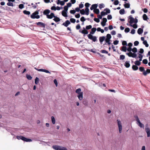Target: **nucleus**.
<instances>
[{
    "label": "nucleus",
    "instance_id": "1",
    "mask_svg": "<svg viewBox=\"0 0 150 150\" xmlns=\"http://www.w3.org/2000/svg\"><path fill=\"white\" fill-rule=\"evenodd\" d=\"M127 50L129 52V53H127L126 54L129 57H132L133 58H136L137 57V54L135 53H132L131 52L132 51V49L131 47H129L127 49Z\"/></svg>",
    "mask_w": 150,
    "mask_h": 150
},
{
    "label": "nucleus",
    "instance_id": "2",
    "mask_svg": "<svg viewBox=\"0 0 150 150\" xmlns=\"http://www.w3.org/2000/svg\"><path fill=\"white\" fill-rule=\"evenodd\" d=\"M76 92L78 94V95H77V97L80 100H82L83 98V93L82 92H81V89L80 88H79L77 89L76 91Z\"/></svg>",
    "mask_w": 150,
    "mask_h": 150
},
{
    "label": "nucleus",
    "instance_id": "3",
    "mask_svg": "<svg viewBox=\"0 0 150 150\" xmlns=\"http://www.w3.org/2000/svg\"><path fill=\"white\" fill-rule=\"evenodd\" d=\"M52 148L56 150H67L65 147L58 145L53 146Z\"/></svg>",
    "mask_w": 150,
    "mask_h": 150
},
{
    "label": "nucleus",
    "instance_id": "4",
    "mask_svg": "<svg viewBox=\"0 0 150 150\" xmlns=\"http://www.w3.org/2000/svg\"><path fill=\"white\" fill-rule=\"evenodd\" d=\"M88 38L94 42L97 41V38L96 36H93L92 35L89 34L87 35Z\"/></svg>",
    "mask_w": 150,
    "mask_h": 150
},
{
    "label": "nucleus",
    "instance_id": "5",
    "mask_svg": "<svg viewBox=\"0 0 150 150\" xmlns=\"http://www.w3.org/2000/svg\"><path fill=\"white\" fill-rule=\"evenodd\" d=\"M117 122L119 132V133H120L122 132V123L120 121L118 120H117Z\"/></svg>",
    "mask_w": 150,
    "mask_h": 150
},
{
    "label": "nucleus",
    "instance_id": "6",
    "mask_svg": "<svg viewBox=\"0 0 150 150\" xmlns=\"http://www.w3.org/2000/svg\"><path fill=\"white\" fill-rule=\"evenodd\" d=\"M36 24L37 25L41 27H42L43 28H45V24L42 22H39L38 23H36Z\"/></svg>",
    "mask_w": 150,
    "mask_h": 150
},
{
    "label": "nucleus",
    "instance_id": "7",
    "mask_svg": "<svg viewBox=\"0 0 150 150\" xmlns=\"http://www.w3.org/2000/svg\"><path fill=\"white\" fill-rule=\"evenodd\" d=\"M31 18L33 19L37 18L38 19L40 18V16L39 15H36L34 13H33L31 15Z\"/></svg>",
    "mask_w": 150,
    "mask_h": 150
},
{
    "label": "nucleus",
    "instance_id": "8",
    "mask_svg": "<svg viewBox=\"0 0 150 150\" xmlns=\"http://www.w3.org/2000/svg\"><path fill=\"white\" fill-rule=\"evenodd\" d=\"M107 21V19L105 18H103V21L101 22V25L103 26H104L106 25V23Z\"/></svg>",
    "mask_w": 150,
    "mask_h": 150
},
{
    "label": "nucleus",
    "instance_id": "9",
    "mask_svg": "<svg viewBox=\"0 0 150 150\" xmlns=\"http://www.w3.org/2000/svg\"><path fill=\"white\" fill-rule=\"evenodd\" d=\"M35 69L38 71L44 72L48 73H50V72L49 71L46 69H38L36 68H35Z\"/></svg>",
    "mask_w": 150,
    "mask_h": 150
},
{
    "label": "nucleus",
    "instance_id": "10",
    "mask_svg": "<svg viewBox=\"0 0 150 150\" xmlns=\"http://www.w3.org/2000/svg\"><path fill=\"white\" fill-rule=\"evenodd\" d=\"M70 24V22L68 20L66 21L65 22L63 23L62 25L67 27Z\"/></svg>",
    "mask_w": 150,
    "mask_h": 150
},
{
    "label": "nucleus",
    "instance_id": "11",
    "mask_svg": "<svg viewBox=\"0 0 150 150\" xmlns=\"http://www.w3.org/2000/svg\"><path fill=\"white\" fill-rule=\"evenodd\" d=\"M50 11L49 9L45 10L43 12V13L44 15L47 16L48 15V14L50 13Z\"/></svg>",
    "mask_w": 150,
    "mask_h": 150
},
{
    "label": "nucleus",
    "instance_id": "12",
    "mask_svg": "<svg viewBox=\"0 0 150 150\" xmlns=\"http://www.w3.org/2000/svg\"><path fill=\"white\" fill-rule=\"evenodd\" d=\"M98 6V4H93L90 8L91 10H94V9H96Z\"/></svg>",
    "mask_w": 150,
    "mask_h": 150
},
{
    "label": "nucleus",
    "instance_id": "13",
    "mask_svg": "<svg viewBox=\"0 0 150 150\" xmlns=\"http://www.w3.org/2000/svg\"><path fill=\"white\" fill-rule=\"evenodd\" d=\"M105 37L104 36L100 37L99 38V41L100 44H102L103 43V42L105 39Z\"/></svg>",
    "mask_w": 150,
    "mask_h": 150
},
{
    "label": "nucleus",
    "instance_id": "14",
    "mask_svg": "<svg viewBox=\"0 0 150 150\" xmlns=\"http://www.w3.org/2000/svg\"><path fill=\"white\" fill-rule=\"evenodd\" d=\"M145 131L147 133V137H149L150 136V129L148 127H146Z\"/></svg>",
    "mask_w": 150,
    "mask_h": 150
},
{
    "label": "nucleus",
    "instance_id": "15",
    "mask_svg": "<svg viewBox=\"0 0 150 150\" xmlns=\"http://www.w3.org/2000/svg\"><path fill=\"white\" fill-rule=\"evenodd\" d=\"M129 19H130L129 22L130 24H132L134 23V18L132 17L131 15L129 16Z\"/></svg>",
    "mask_w": 150,
    "mask_h": 150
},
{
    "label": "nucleus",
    "instance_id": "16",
    "mask_svg": "<svg viewBox=\"0 0 150 150\" xmlns=\"http://www.w3.org/2000/svg\"><path fill=\"white\" fill-rule=\"evenodd\" d=\"M54 16V14L53 13H51L50 15L47 16V18L48 19H52Z\"/></svg>",
    "mask_w": 150,
    "mask_h": 150
},
{
    "label": "nucleus",
    "instance_id": "17",
    "mask_svg": "<svg viewBox=\"0 0 150 150\" xmlns=\"http://www.w3.org/2000/svg\"><path fill=\"white\" fill-rule=\"evenodd\" d=\"M83 30L81 31V33L84 34H88V31L84 27L83 28Z\"/></svg>",
    "mask_w": 150,
    "mask_h": 150
},
{
    "label": "nucleus",
    "instance_id": "18",
    "mask_svg": "<svg viewBox=\"0 0 150 150\" xmlns=\"http://www.w3.org/2000/svg\"><path fill=\"white\" fill-rule=\"evenodd\" d=\"M97 29L95 28H93L91 29V31L90 32V34L91 35L93 34L96 31Z\"/></svg>",
    "mask_w": 150,
    "mask_h": 150
},
{
    "label": "nucleus",
    "instance_id": "19",
    "mask_svg": "<svg viewBox=\"0 0 150 150\" xmlns=\"http://www.w3.org/2000/svg\"><path fill=\"white\" fill-rule=\"evenodd\" d=\"M149 73H150V69H146V71H145L143 72V74L144 76H146L147 74Z\"/></svg>",
    "mask_w": 150,
    "mask_h": 150
},
{
    "label": "nucleus",
    "instance_id": "20",
    "mask_svg": "<svg viewBox=\"0 0 150 150\" xmlns=\"http://www.w3.org/2000/svg\"><path fill=\"white\" fill-rule=\"evenodd\" d=\"M124 65L126 68H129L130 66L129 61H127L125 62Z\"/></svg>",
    "mask_w": 150,
    "mask_h": 150
},
{
    "label": "nucleus",
    "instance_id": "21",
    "mask_svg": "<svg viewBox=\"0 0 150 150\" xmlns=\"http://www.w3.org/2000/svg\"><path fill=\"white\" fill-rule=\"evenodd\" d=\"M54 18L53 19V20L55 22H58L60 21V18L57 16H54Z\"/></svg>",
    "mask_w": 150,
    "mask_h": 150
},
{
    "label": "nucleus",
    "instance_id": "22",
    "mask_svg": "<svg viewBox=\"0 0 150 150\" xmlns=\"http://www.w3.org/2000/svg\"><path fill=\"white\" fill-rule=\"evenodd\" d=\"M143 29L141 28H139L138 30L137 33L139 34L140 35L143 33Z\"/></svg>",
    "mask_w": 150,
    "mask_h": 150
},
{
    "label": "nucleus",
    "instance_id": "23",
    "mask_svg": "<svg viewBox=\"0 0 150 150\" xmlns=\"http://www.w3.org/2000/svg\"><path fill=\"white\" fill-rule=\"evenodd\" d=\"M23 140L26 142H30L32 141V140L30 139L26 138L24 137L23 139Z\"/></svg>",
    "mask_w": 150,
    "mask_h": 150
},
{
    "label": "nucleus",
    "instance_id": "24",
    "mask_svg": "<svg viewBox=\"0 0 150 150\" xmlns=\"http://www.w3.org/2000/svg\"><path fill=\"white\" fill-rule=\"evenodd\" d=\"M132 69L133 70L136 71L138 69V67L136 65H133L132 66Z\"/></svg>",
    "mask_w": 150,
    "mask_h": 150
},
{
    "label": "nucleus",
    "instance_id": "25",
    "mask_svg": "<svg viewBox=\"0 0 150 150\" xmlns=\"http://www.w3.org/2000/svg\"><path fill=\"white\" fill-rule=\"evenodd\" d=\"M67 12L65 11H63L62 13V15L65 17H67Z\"/></svg>",
    "mask_w": 150,
    "mask_h": 150
},
{
    "label": "nucleus",
    "instance_id": "26",
    "mask_svg": "<svg viewBox=\"0 0 150 150\" xmlns=\"http://www.w3.org/2000/svg\"><path fill=\"white\" fill-rule=\"evenodd\" d=\"M127 50V48L126 47L123 46L121 47V50L124 52H126Z\"/></svg>",
    "mask_w": 150,
    "mask_h": 150
},
{
    "label": "nucleus",
    "instance_id": "27",
    "mask_svg": "<svg viewBox=\"0 0 150 150\" xmlns=\"http://www.w3.org/2000/svg\"><path fill=\"white\" fill-rule=\"evenodd\" d=\"M104 11H105V13L107 14L108 13H110V10L108 8H106L104 10Z\"/></svg>",
    "mask_w": 150,
    "mask_h": 150
},
{
    "label": "nucleus",
    "instance_id": "28",
    "mask_svg": "<svg viewBox=\"0 0 150 150\" xmlns=\"http://www.w3.org/2000/svg\"><path fill=\"white\" fill-rule=\"evenodd\" d=\"M24 137L21 136H16V138L17 139H21L22 140H23V138H24Z\"/></svg>",
    "mask_w": 150,
    "mask_h": 150
},
{
    "label": "nucleus",
    "instance_id": "29",
    "mask_svg": "<svg viewBox=\"0 0 150 150\" xmlns=\"http://www.w3.org/2000/svg\"><path fill=\"white\" fill-rule=\"evenodd\" d=\"M143 18L144 19V20L145 21H146L147 20V19H148L147 15L144 14L143 16Z\"/></svg>",
    "mask_w": 150,
    "mask_h": 150
},
{
    "label": "nucleus",
    "instance_id": "30",
    "mask_svg": "<svg viewBox=\"0 0 150 150\" xmlns=\"http://www.w3.org/2000/svg\"><path fill=\"white\" fill-rule=\"evenodd\" d=\"M85 11L86 12H85V14L87 15H88L89 14V9L88 8H86L85 9Z\"/></svg>",
    "mask_w": 150,
    "mask_h": 150
},
{
    "label": "nucleus",
    "instance_id": "31",
    "mask_svg": "<svg viewBox=\"0 0 150 150\" xmlns=\"http://www.w3.org/2000/svg\"><path fill=\"white\" fill-rule=\"evenodd\" d=\"M125 10L124 9H122L120 10L119 13L121 15L125 13Z\"/></svg>",
    "mask_w": 150,
    "mask_h": 150
},
{
    "label": "nucleus",
    "instance_id": "32",
    "mask_svg": "<svg viewBox=\"0 0 150 150\" xmlns=\"http://www.w3.org/2000/svg\"><path fill=\"white\" fill-rule=\"evenodd\" d=\"M99 12V10L98 9L96 8L93 10V12L96 14H98Z\"/></svg>",
    "mask_w": 150,
    "mask_h": 150
},
{
    "label": "nucleus",
    "instance_id": "33",
    "mask_svg": "<svg viewBox=\"0 0 150 150\" xmlns=\"http://www.w3.org/2000/svg\"><path fill=\"white\" fill-rule=\"evenodd\" d=\"M51 120L53 124H55V120L54 116H52L51 117Z\"/></svg>",
    "mask_w": 150,
    "mask_h": 150
},
{
    "label": "nucleus",
    "instance_id": "34",
    "mask_svg": "<svg viewBox=\"0 0 150 150\" xmlns=\"http://www.w3.org/2000/svg\"><path fill=\"white\" fill-rule=\"evenodd\" d=\"M39 79L38 77H36L35 80V83L37 84L39 83Z\"/></svg>",
    "mask_w": 150,
    "mask_h": 150
},
{
    "label": "nucleus",
    "instance_id": "35",
    "mask_svg": "<svg viewBox=\"0 0 150 150\" xmlns=\"http://www.w3.org/2000/svg\"><path fill=\"white\" fill-rule=\"evenodd\" d=\"M134 64L135 65L139 66L141 64V62L137 60L134 62Z\"/></svg>",
    "mask_w": 150,
    "mask_h": 150
},
{
    "label": "nucleus",
    "instance_id": "36",
    "mask_svg": "<svg viewBox=\"0 0 150 150\" xmlns=\"http://www.w3.org/2000/svg\"><path fill=\"white\" fill-rule=\"evenodd\" d=\"M143 43L145 45V46L146 47H149V45L147 43V42L146 40L144 41L143 42Z\"/></svg>",
    "mask_w": 150,
    "mask_h": 150
},
{
    "label": "nucleus",
    "instance_id": "37",
    "mask_svg": "<svg viewBox=\"0 0 150 150\" xmlns=\"http://www.w3.org/2000/svg\"><path fill=\"white\" fill-rule=\"evenodd\" d=\"M23 13L25 14L29 15L30 14V12L29 11H27L26 10H24L23 11Z\"/></svg>",
    "mask_w": 150,
    "mask_h": 150
},
{
    "label": "nucleus",
    "instance_id": "38",
    "mask_svg": "<svg viewBox=\"0 0 150 150\" xmlns=\"http://www.w3.org/2000/svg\"><path fill=\"white\" fill-rule=\"evenodd\" d=\"M137 122L139 123L138 125L140 127H143L144 128V125L140 122V121H139V122Z\"/></svg>",
    "mask_w": 150,
    "mask_h": 150
},
{
    "label": "nucleus",
    "instance_id": "39",
    "mask_svg": "<svg viewBox=\"0 0 150 150\" xmlns=\"http://www.w3.org/2000/svg\"><path fill=\"white\" fill-rule=\"evenodd\" d=\"M139 70L140 71L143 72H144L145 70L144 68L143 67H140L139 68Z\"/></svg>",
    "mask_w": 150,
    "mask_h": 150
},
{
    "label": "nucleus",
    "instance_id": "40",
    "mask_svg": "<svg viewBox=\"0 0 150 150\" xmlns=\"http://www.w3.org/2000/svg\"><path fill=\"white\" fill-rule=\"evenodd\" d=\"M92 26L91 25H87L86 27V30L90 29L92 28Z\"/></svg>",
    "mask_w": 150,
    "mask_h": 150
},
{
    "label": "nucleus",
    "instance_id": "41",
    "mask_svg": "<svg viewBox=\"0 0 150 150\" xmlns=\"http://www.w3.org/2000/svg\"><path fill=\"white\" fill-rule=\"evenodd\" d=\"M124 6L125 8H128L130 7V4L129 3H126L124 4Z\"/></svg>",
    "mask_w": 150,
    "mask_h": 150
},
{
    "label": "nucleus",
    "instance_id": "42",
    "mask_svg": "<svg viewBox=\"0 0 150 150\" xmlns=\"http://www.w3.org/2000/svg\"><path fill=\"white\" fill-rule=\"evenodd\" d=\"M132 52H134V53H135L136 52H137V49L136 47H134L133 49H132Z\"/></svg>",
    "mask_w": 150,
    "mask_h": 150
},
{
    "label": "nucleus",
    "instance_id": "43",
    "mask_svg": "<svg viewBox=\"0 0 150 150\" xmlns=\"http://www.w3.org/2000/svg\"><path fill=\"white\" fill-rule=\"evenodd\" d=\"M139 61H141L143 57V56L141 54H139Z\"/></svg>",
    "mask_w": 150,
    "mask_h": 150
},
{
    "label": "nucleus",
    "instance_id": "44",
    "mask_svg": "<svg viewBox=\"0 0 150 150\" xmlns=\"http://www.w3.org/2000/svg\"><path fill=\"white\" fill-rule=\"evenodd\" d=\"M80 12L82 15H84L85 14V10L83 9L80 11Z\"/></svg>",
    "mask_w": 150,
    "mask_h": 150
},
{
    "label": "nucleus",
    "instance_id": "45",
    "mask_svg": "<svg viewBox=\"0 0 150 150\" xmlns=\"http://www.w3.org/2000/svg\"><path fill=\"white\" fill-rule=\"evenodd\" d=\"M125 55H121L120 56V59L121 60H123L125 59Z\"/></svg>",
    "mask_w": 150,
    "mask_h": 150
},
{
    "label": "nucleus",
    "instance_id": "46",
    "mask_svg": "<svg viewBox=\"0 0 150 150\" xmlns=\"http://www.w3.org/2000/svg\"><path fill=\"white\" fill-rule=\"evenodd\" d=\"M70 21L71 22L74 23L76 22V20L73 18H71L70 19Z\"/></svg>",
    "mask_w": 150,
    "mask_h": 150
},
{
    "label": "nucleus",
    "instance_id": "47",
    "mask_svg": "<svg viewBox=\"0 0 150 150\" xmlns=\"http://www.w3.org/2000/svg\"><path fill=\"white\" fill-rule=\"evenodd\" d=\"M7 4L8 6H13V3L11 2H9L7 3Z\"/></svg>",
    "mask_w": 150,
    "mask_h": 150
},
{
    "label": "nucleus",
    "instance_id": "48",
    "mask_svg": "<svg viewBox=\"0 0 150 150\" xmlns=\"http://www.w3.org/2000/svg\"><path fill=\"white\" fill-rule=\"evenodd\" d=\"M130 29L129 28H126L125 30V32L127 33L129 32V31Z\"/></svg>",
    "mask_w": 150,
    "mask_h": 150
},
{
    "label": "nucleus",
    "instance_id": "49",
    "mask_svg": "<svg viewBox=\"0 0 150 150\" xmlns=\"http://www.w3.org/2000/svg\"><path fill=\"white\" fill-rule=\"evenodd\" d=\"M26 77L29 80H30L32 79V77L30 75H27Z\"/></svg>",
    "mask_w": 150,
    "mask_h": 150
},
{
    "label": "nucleus",
    "instance_id": "50",
    "mask_svg": "<svg viewBox=\"0 0 150 150\" xmlns=\"http://www.w3.org/2000/svg\"><path fill=\"white\" fill-rule=\"evenodd\" d=\"M143 63L144 64H146L148 63V61L146 59H144L142 61Z\"/></svg>",
    "mask_w": 150,
    "mask_h": 150
},
{
    "label": "nucleus",
    "instance_id": "51",
    "mask_svg": "<svg viewBox=\"0 0 150 150\" xmlns=\"http://www.w3.org/2000/svg\"><path fill=\"white\" fill-rule=\"evenodd\" d=\"M106 38L110 39L111 38V36L109 34H108L106 35Z\"/></svg>",
    "mask_w": 150,
    "mask_h": 150
},
{
    "label": "nucleus",
    "instance_id": "52",
    "mask_svg": "<svg viewBox=\"0 0 150 150\" xmlns=\"http://www.w3.org/2000/svg\"><path fill=\"white\" fill-rule=\"evenodd\" d=\"M90 4L88 3H86L85 4V6H86V8H88L90 6Z\"/></svg>",
    "mask_w": 150,
    "mask_h": 150
},
{
    "label": "nucleus",
    "instance_id": "53",
    "mask_svg": "<svg viewBox=\"0 0 150 150\" xmlns=\"http://www.w3.org/2000/svg\"><path fill=\"white\" fill-rule=\"evenodd\" d=\"M99 7L101 9L104 7V4H100L99 5Z\"/></svg>",
    "mask_w": 150,
    "mask_h": 150
},
{
    "label": "nucleus",
    "instance_id": "54",
    "mask_svg": "<svg viewBox=\"0 0 150 150\" xmlns=\"http://www.w3.org/2000/svg\"><path fill=\"white\" fill-rule=\"evenodd\" d=\"M101 52L102 53L108 54V52L105 50H102L101 51Z\"/></svg>",
    "mask_w": 150,
    "mask_h": 150
},
{
    "label": "nucleus",
    "instance_id": "55",
    "mask_svg": "<svg viewBox=\"0 0 150 150\" xmlns=\"http://www.w3.org/2000/svg\"><path fill=\"white\" fill-rule=\"evenodd\" d=\"M80 20L81 21L83 22L86 20V19L84 17L82 16Z\"/></svg>",
    "mask_w": 150,
    "mask_h": 150
},
{
    "label": "nucleus",
    "instance_id": "56",
    "mask_svg": "<svg viewBox=\"0 0 150 150\" xmlns=\"http://www.w3.org/2000/svg\"><path fill=\"white\" fill-rule=\"evenodd\" d=\"M112 17L111 15H108L107 16V18L108 20H110L112 19Z\"/></svg>",
    "mask_w": 150,
    "mask_h": 150
},
{
    "label": "nucleus",
    "instance_id": "57",
    "mask_svg": "<svg viewBox=\"0 0 150 150\" xmlns=\"http://www.w3.org/2000/svg\"><path fill=\"white\" fill-rule=\"evenodd\" d=\"M81 28V26L80 24H78L76 26V28L77 30H79Z\"/></svg>",
    "mask_w": 150,
    "mask_h": 150
},
{
    "label": "nucleus",
    "instance_id": "58",
    "mask_svg": "<svg viewBox=\"0 0 150 150\" xmlns=\"http://www.w3.org/2000/svg\"><path fill=\"white\" fill-rule=\"evenodd\" d=\"M24 7V5L22 4H21L19 5V8L20 9H22Z\"/></svg>",
    "mask_w": 150,
    "mask_h": 150
},
{
    "label": "nucleus",
    "instance_id": "59",
    "mask_svg": "<svg viewBox=\"0 0 150 150\" xmlns=\"http://www.w3.org/2000/svg\"><path fill=\"white\" fill-rule=\"evenodd\" d=\"M114 4L115 5H117L119 4V1L117 0H115Z\"/></svg>",
    "mask_w": 150,
    "mask_h": 150
},
{
    "label": "nucleus",
    "instance_id": "60",
    "mask_svg": "<svg viewBox=\"0 0 150 150\" xmlns=\"http://www.w3.org/2000/svg\"><path fill=\"white\" fill-rule=\"evenodd\" d=\"M94 20L97 23H98L100 21L99 19L96 18H95L94 19Z\"/></svg>",
    "mask_w": 150,
    "mask_h": 150
},
{
    "label": "nucleus",
    "instance_id": "61",
    "mask_svg": "<svg viewBox=\"0 0 150 150\" xmlns=\"http://www.w3.org/2000/svg\"><path fill=\"white\" fill-rule=\"evenodd\" d=\"M119 42V41L117 40H115L113 42V44L114 45H117L118 44Z\"/></svg>",
    "mask_w": 150,
    "mask_h": 150
},
{
    "label": "nucleus",
    "instance_id": "62",
    "mask_svg": "<svg viewBox=\"0 0 150 150\" xmlns=\"http://www.w3.org/2000/svg\"><path fill=\"white\" fill-rule=\"evenodd\" d=\"M64 11H65L67 12V11L68 9V6H65L64 7Z\"/></svg>",
    "mask_w": 150,
    "mask_h": 150
},
{
    "label": "nucleus",
    "instance_id": "63",
    "mask_svg": "<svg viewBox=\"0 0 150 150\" xmlns=\"http://www.w3.org/2000/svg\"><path fill=\"white\" fill-rule=\"evenodd\" d=\"M76 11L74 10H71L70 11V12L71 13L74 14L75 13Z\"/></svg>",
    "mask_w": 150,
    "mask_h": 150
},
{
    "label": "nucleus",
    "instance_id": "64",
    "mask_svg": "<svg viewBox=\"0 0 150 150\" xmlns=\"http://www.w3.org/2000/svg\"><path fill=\"white\" fill-rule=\"evenodd\" d=\"M139 44V42L138 41H135L134 42V44L135 46H137Z\"/></svg>",
    "mask_w": 150,
    "mask_h": 150
}]
</instances>
